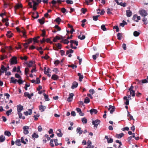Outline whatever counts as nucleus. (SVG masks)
Wrapping results in <instances>:
<instances>
[{"label":"nucleus","mask_w":148,"mask_h":148,"mask_svg":"<svg viewBox=\"0 0 148 148\" xmlns=\"http://www.w3.org/2000/svg\"><path fill=\"white\" fill-rule=\"evenodd\" d=\"M100 122V120L98 119H97L95 121H92V124L94 125V127H95L97 128Z\"/></svg>","instance_id":"obj_3"},{"label":"nucleus","mask_w":148,"mask_h":148,"mask_svg":"<svg viewBox=\"0 0 148 148\" xmlns=\"http://www.w3.org/2000/svg\"><path fill=\"white\" fill-rule=\"evenodd\" d=\"M5 140V137L3 135H1L0 136V142H3Z\"/></svg>","instance_id":"obj_34"},{"label":"nucleus","mask_w":148,"mask_h":148,"mask_svg":"<svg viewBox=\"0 0 148 148\" xmlns=\"http://www.w3.org/2000/svg\"><path fill=\"white\" fill-rule=\"evenodd\" d=\"M54 64L56 65H57L58 64H59V63H60V62L58 60H56L54 62Z\"/></svg>","instance_id":"obj_60"},{"label":"nucleus","mask_w":148,"mask_h":148,"mask_svg":"<svg viewBox=\"0 0 148 148\" xmlns=\"http://www.w3.org/2000/svg\"><path fill=\"white\" fill-rule=\"evenodd\" d=\"M123 99L126 100V101L125 102V104L126 105H128L129 104V100L127 99V97L126 96H125L124 97Z\"/></svg>","instance_id":"obj_30"},{"label":"nucleus","mask_w":148,"mask_h":148,"mask_svg":"<svg viewBox=\"0 0 148 148\" xmlns=\"http://www.w3.org/2000/svg\"><path fill=\"white\" fill-rule=\"evenodd\" d=\"M17 82H18L19 84L21 85L23 83L24 81L22 80L21 78L19 79H18V80H17Z\"/></svg>","instance_id":"obj_38"},{"label":"nucleus","mask_w":148,"mask_h":148,"mask_svg":"<svg viewBox=\"0 0 148 148\" xmlns=\"http://www.w3.org/2000/svg\"><path fill=\"white\" fill-rule=\"evenodd\" d=\"M4 134L5 135L10 136H11V134L10 132L8 131H6L4 132Z\"/></svg>","instance_id":"obj_39"},{"label":"nucleus","mask_w":148,"mask_h":148,"mask_svg":"<svg viewBox=\"0 0 148 148\" xmlns=\"http://www.w3.org/2000/svg\"><path fill=\"white\" fill-rule=\"evenodd\" d=\"M68 66L69 67H71L73 69H74L75 68H76L77 67V66L76 65H75L73 64H72L71 65H68Z\"/></svg>","instance_id":"obj_50"},{"label":"nucleus","mask_w":148,"mask_h":148,"mask_svg":"<svg viewBox=\"0 0 148 148\" xmlns=\"http://www.w3.org/2000/svg\"><path fill=\"white\" fill-rule=\"evenodd\" d=\"M78 85V83L76 82H74L73 84V85L71 86V88L73 89L77 87Z\"/></svg>","instance_id":"obj_14"},{"label":"nucleus","mask_w":148,"mask_h":148,"mask_svg":"<svg viewBox=\"0 0 148 148\" xmlns=\"http://www.w3.org/2000/svg\"><path fill=\"white\" fill-rule=\"evenodd\" d=\"M21 142L23 143L25 145L26 144V142L24 141V139L23 137L21 138Z\"/></svg>","instance_id":"obj_64"},{"label":"nucleus","mask_w":148,"mask_h":148,"mask_svg":"<svg viewBox=\"0 0 148 148\" xmlns=\"http://www.w3.org/2000/svg\"><path fill=\"white\" fill-rule=\"evenodd\" d=\"M73 51L71 49H69V50H67L66 52V54L68 55L69 53H73Z\"/></svg>","instance_id":"obj_47"},{"label":"nucleus","mask_w":148,"mask_h":148,"mask_svg":"<svg viewBox=\"0 0 148 148\" xmlns=\"http://www.w3.org/2000/svg\"><path fill=\"white\" fill-rule=\"evenodd\" d=\"M129 10L126 11V16L127 17H130L132 14V12L130 10V8H129Z\"/></svg>","instance_id":"obj_12"},{"label":"nucleus","mask_w":148,"mask_h":148,"mask_svg":"<svg viewBox=\"0 0 148 148\" xmlns=\"http://www.w3.org/2000/svg\"><path fill=\"white\" fill-rule=\"evenodd\" d=\"M17 112H21L23 110V108L21 104L17 105L16 106Z\"/></svg>","instance_id":"obj_8"},{"label":"nucleus","mask_w":148,"mask_h":148,"mask_svg":"<svg viewBox=\"0 0 148 148\" xmlns=\"http://www.w3.org/2000/svg\"><path fill=\"white\" fill-rule=\"evenodd\" d=\"M58 78V76L56 74L52 75L51 77V79L54 80H57Z\"/></svg>","instance_id":"obj_25"},{"label":"nucleus","mask_w":148,"mask_h":148,"mask_svg":"<svg viewBox=\"0 0 148 148\" xmlns=\"http://www.w3.org/2000/svg\"><path fill=\"white\" fill-rule=\"evenodd\" d=\"M82 122L84 124H86L87 122V119L85 117H84L82 119Z\"/></svg>","instance_id":"obj_41"},{"label":"nucleus","mask_w":148,"mask_h":148,"mask_svg":"<svg viewBox=\"0 0 148 148\" xmlns=\"http://www.w3.org/2000/svg\"><path fill=\"white\" fill-rule=\"evenodd\" d=\"M117 37L118 39L119 40H120L121 39L122 37L121 34L119 33H118L117 36Z\"/></svg>","instance_id":"obj_36"},{"label":"nucleus","mask_w":148,"mask_h":148,"mask_svg":"<svg viewBox=\"0 0 148 148\" xmlns=\"http://www.w3.org/2000/svg\"><path fill=\"white\" fill-rule=\"evenodd\" d=\"M22 34V36L25 38H27V36L26 34V32L25 30H22L21 31V32ZM20 35L21 36V35L20 34Z\"/></svg>","instance_id":"obj_24"},{"label":"nucleus","mask_w":148,"mask_h":148,"mask_svg":"<svg viewBox=\"0 0 148 148\" xmlns=\"http://www.w3.org/2000/svg\"><path fill=\"white\" fill-rule=\"evenodd\" d=\"M99 15H97L95 16H93V20L94 21H96L98 20V18L99 16Z\"/></svg>","instance_id":"obj_56"},{"label":"nucleus","mask_w":148,"mask_h":148,"mask_svg":"<svg viewBox=\"0 0 148 148\" xmlns=\"http://www.w3.org/2000/svg\"><path fill=\"white\" fill-rule=\"evenodd\" d=\"M90 101L88 97H86L84 99V103H89Z\"/></svg>","instance_id":"obj_37"},{"label":"nucleus","mask_w":148,"mask_h":148,"mask_svg":"<svg viewBox=\"0 0 148 148\" xmlns=\"http://www.w3.org/2000/svg\"><path fill=\"white\" fill-rule=\"evenodd\" d=\"M133 34L135 36H138L140 34V33L137 31H135L134 32Z\"/></svg>","instance_id":"obj_45"},{"label":"nucleus","mask_w":148,"mask_h":148,"mask_svg":"<svg viewBox=\"0 0 148 148\" xmlns=\"http://www.w3.org/2000/svg\"><path fill=\"white\" fill-rule=\"evenodd\" d=\"M17 114L19 116V117L20 119H25V117L24 116H22V114L21 112H17Z\"/></svg>","instance_id":"obj_31"},{"label":"nucleus","mask_w":148,"mask_h":148,"mask_svg":"<svg viewBox=\"0 0 148 148\" xmlns=\"http://www.w3.org/2000/svg\"><path fill=\"white\" fill-rule=\"evenodd\" d=\"M17 80L16 79H15L13 77H11L10 78V83H13L14 84L16 83L17 82Z\"/></svg>","instance_id":"obj_15"},{"label":"nucleus","mask_w":148,"mask_h":148,"mask_svg":"<svg viewBox=\"0 0 148 148\" xmlns=\"http://www.w3.org/2000/svg\"><path fill=\"white\" fill-rule=\"evenodd\" d=\"M46 68H44V69H45V72H44V73L45 74H47V73H49V71H50V69L48 68L47 69V70H46Z\"/></svg>","instance_id":"obj_42"},{"label":"nucleus","mask_w":148,"mask_h":148,"mask_svg":"<svg viewBox=\"0 0 148 148\" xmlns=\"http://www.w3.org/2000/svg\"><path fill=\"white\" fill-rule=\"evenodd\" d=\"M15 143L16 145L20 146L21 145V141L20 139H17L15 141Z\"/></svg>","instance_id":"obj_32"},{"label":"nucleus","mask_w":148,"mask_h":148,"mask_svg":"<svg viewBox=\"0 0 148 148\" xmlns=\"http://www.w3.org/2000/svg\"><path fill=\"white\" fill-rule=\"evenodd\" d=\"M42 34H41V36L43 37H44L45 35L46 34V32L45 30L43 29L42 30Z\"/></svg>","instance_id":"obj_55"},{"label":"nucleus","mask_w":148,"mask_h":148,"mask_svg":"<svg viewBox=\"0 0 148 148\" xmlns=\"http://www.w3.org/2000/svg\"><path fill=\"white\" fill-rule=\"evenodd\" d=\"M76 132L77 133H79V134H81L83 132V131L81 130V128L80 127L77 128Z\"/></svg>","instance_id":"obj_20"},{"label":"nucleus","mask_w":148,"mask_h":148,"mask_svg":"<svg viewBox=\"0 0 148 148\" xmlns=\"http://www.w3.org/2000/svg\"><path fill=\"white\" fill-rule=\"evenodd\" d=\"M132 19L134 21L138 22L140 19V16H138L136 15L135 14L134 15Z\"/></svg>","instance_id":"obj_9"},{"label":"nucleus","mask_w":148,"mask_h":148,"mask_svg":"<svg viewBox=\"0 0 148 148\" xmlns=\"http://www.w3.org/2000/svg\"><path fill=\"white\" fill-rule=\"evenodd\" d=\"M78 38L81 40H82L84 39L85 38V36L84 35H82V36L81 37V36L79 35L78 37Z\"/></svg>","instance_id":"obj_58"},{"label":"nucleus","mask_w":148,"mask_h":148,"mask_svg":"<svg viewBox=\"0 0 148 148\" xmlns=\"http://www.w3.org/2000/svg\"><path fill=\"white\" fill-rule=\"evenodd\" d=\"M7 36L9 38H10L12 36L13 34L12 33L11 31H8L7 32L6 34Z\"/></svg>","instance_id":"obj_18"},{"label":"nucleus","mask_w":148,"mask_h":148,"mask_svg":"<svg viewBox=\"0 0 148 148\" xmlns=\"http://www.w3.org/2000/svg\"><path fill=\"white\" fill-rule=\"evenodd\" d=\"M61 21V19L60 17H57L56 18L55 20V21L58 23V24L59 25L60 24V22Z\"/></svg>","instance_id":"obj_43"},{"label":"nucleus","mask_w":148,"mask_h":148,"mask_svg":"<svg viewBox=\"0 0 148 148\" xmlns=\"http://www.w3.org/2000/svg\"><path fill=\"white\" fill-rule=\"evenodd\" d=\"M90 113L91 114H92L94 113L95 114H96L97 113V111L96 109H92L90 111Z\"/></svg>","instance_id":"obj_21"},{"label":"nucleus","mask_w":148,"mask_h":148,"mask_svg":"<svg viewBox=\"0 0 148 148\" xmlns=\"http://www.w3.org/2000/svg\"><path fill=\"white\" fill-rule=\"evenodd\" d=\"M12 111V109H10L6 112V114L8 116H9L10 114Z\"/></svg>","instance_id":"obj_44"},{"label":"nucleus","mask_w":148,"mask_h":148,"mask_svg":"<svg viewBox=\"0 0 148 148\" xmlns=\"http://www.w3.org/2000/svg\"><path fill=\"white\" fill-rule=\"evenodd\" d=\"M40 115L39 114H37L36 115H34V117L35 118L34 120L35 121H36L38 119V117H39Z\"/></svg>","instance_id":"obj_53"},{"label":"nucleus","mask_w":148,"mask_h":148,"mask_svg":"<svg viewBox=\"0 0 148 148\" xmlns=\"http://www.w3.org/2000/svg\"><path fill=\"white\" fill-rule=\"evenodd\" d=\"M22 7V5L21 3H17L16 4L15 6V10H17Z\"/></svg>","instance_id":"obj_13"},{"label":"nucleus","mask_w":148,"mask_h":148,"mask_svg":"<svg viewBox=\"0 0 148 148\" xmlns=\"http://www.w3.org/2000/svg\"><path fill=\"white\" fill-rule=\"evenodd\" d=\"M25 64L27 67H33L36 66L34 62L32 61H30L29 62H25Z\"/></svg>","instance_id":"obj_1"},{"label":"nucleus","mask_w":148,"mask_h":148,"mask_svg":"<svg viewBox=\"0 0 148 148\" xmlns=\"http://www.w3.org/2000/svg\"><path fill=\"white\" fill-rule=\"evenodd\" d=\"M115 107L114 106L110 105L109 106L108 110L110 111V112L111 114H112L113 112L114 111L115 109Z\"/></svg>","instance_id":"obj_7"},{"label":"nucleus","mask_w":148,"mask_h":148,"mask_svg":"<svg viewBox=\"0 0 148 148\" xmlns=\"http://www.w3.org/2000/svg\"><path fill=\"white\" fill-rule=\"evenodd\" d=\"M68 39H63L61 41V42L63 43L64 44H67L69 42V41L68 40Z\"/></svg>","instance_id":"obj_26"},{"label":"nucleus","mask_w":148,"mask_h":148,"mask_svg":"<svg viewBox=\"0 0 148 148\" xmlns=\"http://www.w3.org/2000/svg\"><path fill=\"white\" fill-rule=\"evenodd\" d=\"M126 3H120L119 5H121V6H122L123 7H125L126 6Z\"/></svg>","instance_id":"obj_62"},{"label":"nucleus","mask_w":148,"mask_h":148,"mask_svg":"<svg viewBox=\"0 0 148 148\" xmlns=\"http://www.w3.org/2000/svg\"><path fill=\"white\" fill-rule=\"evenodd\" d=\"M66 3L68 4H72L73 3V1L71 0H66Z\"/></svg>","instance_id":"obj_46"},{"label":"nucleus","mask_w":148,"mask_h":148,"mask_svg":"<svg viewBox=\"0 0 148 148\" xmlns=\"http://www.w3.org/2000/svg\"><path fill=\"white\" fill-rule=\"evenodd\" d=\"M17 63V59L16 57H13L10 59V64L11 65L16 64Z\"/></svg>","instance_id":"obj_5"},{"label":"nucleus","mask_w":148,"mask_h":148,"mask_svg":"<svg viewBox=\"0 0 148 148\" xmlns=\"http://www.w3.org/2000/svg\"><path fill=\"white\" fill-rule=\"evenodd\" d=\"M44 19L45 18L44 17H43L41 19H38V21L41 24H43L45 22Z\"/></svg>","instance_id":"obj_27"},{"label":"nucleus","mask_w":148,"mask_h":148,"mask_svg":"<svg viewBox=\"0 0 148 148\" xmlns=\"http://www.w3.org/2000/svg\"><path fill=\"white\" fill-rule=\"evenodd\" d=\"M57 134L58 136L61 137L62 135V134L61 133V130L60 129H58L57 132Z\"/></svg>","instance_id":"obj_19"},{"label":"nucleus","mask_w":148,"mask_h":148,"mask_svg":"<svg viewBox=\"0 0 148 148\" xmlns=\"http://www.w3.org/2000/svg\"><path fill=\"white\" fill-rule=\"evenodd\" d=\"M32 17L34 18H36L38 17L39 15L38 13L36 12L34 13L32 15Z\"/></svg>","instance_id":"obj_23"},{"label":"nucleus","mask_w":148,"mask_h":148,"mask_svg":"<svg viewBox=\"0 0 148 148\" xmlns=\"http://www.w3.org/2000/svg\"><path fill=\"white\" fill-rule=\"evenodd\" d=\"M39 109L40 110L41 112H44L45 111V110L46 108V107L45 106H42V105H40L39 106Z\"/></svg>","instance_id":"obj_16"},{"label":"nucleus","mask_w":148,"mask_h":148,"mask_svg":"<svg viewBox=\"0 0 148 148\" xmlns=\"http://www.w3.org/2000/svg\"><path fill=\"white\" fill-rule=\"evenodd\" d=\"M34 42V44H35L36 42H38V41L37 39V38L36 37H34L32 39V41Z\"/></svg>","instance_id":"obj_61"},{"label":"nucleus","mask_w":148,"mask_h":148,"mask_svg":"<svg viewBox=\"0 0 148 148\" xmlns=\"http://www.w3.org/2000/svg\"><path fill=\"white\" fill-rule=\"evenodd\" d=\"M107 141L108 143H111L113 142V139L111 138H110L109 140H107Z\"/></svg>","instance_id":"obj_54"},{"label":"nucleus","mask_w":148,"mask_h":148,"mask_svg":"<svg viewBox=\"0 0 148 148\" xmlns=\"http://www.w3.org/2000/svg\"><path fill=\"white\" fill-rule=\"evenodd\" d=\"M28 68V67H27L25 69V74L26 75H27V74L28 73V72L29 71V70Z\"/></svg>","instance_id":"obj_51"},{"label":"nucleus","mask_w":148,"mask_h":148,"mask_svg":"<svg viewBox=\"0 0 148 148\" xmlns=\"http://www.w3.org/2000/svg\"><path fill=\"white\" fill-rule=\"evenodd\" d=\"M10 5L8 3L4 2V8H6L8 7L10 8Z\"/></svg>","instance_id":"obj_28"},{"label":"nucleus","mask_w":148,"mask_h":148,"mask_svg":"<svg viewBox=\"0 0 148 148\" xmlns=\"http://www.w3.org/2000/svg\"><path fill=\"white\" fill-rule=\"evenodd\" d=\"M77 75L79 77V80L80 82H81L84 78L83 75H82L80 73H77Z\"/></svg>","instance_id":"obj_17"},{"label":"nucleus","mask_w":148,"mask_h":148,"mask_svg":"<svg viewBox=\"0 0 148 148\" xmlns=\"http://www.w3.org/2000/svg\"><path fill=\"white\" fill-rule=\"evenodd\" d=\"M124 135V134L121 133L118 134L116 135V137L118 138H120L122 137Z\"/></svg>","instance_id":"obj_22"},{"label":"nucleus","mask_w":148,"mask_h":148,"mask_svg":"<svg viewBox=\"0 0 148 148\" xmlns=\"http://www.w3.org/2000/svg\"><path fill=\"white\" fill-rule=\"evenodd\" d=\"M55 45L56 46V47H53V49L55 50H58V49H61V45L58 43V44H55Z\"/></svg>","instance_id":"obj_6"},{"label":"nucleus","mask_w":148,"mask_h":148,"mask_svg":"<svg viewBox=\"0 0 148 148\" xmlns=\"http://www.w3.org/2000/svg\"><path fill=\"white\" fill-rule=\"evenodd\" d=\"M140 14L143 17H145L147 16V13L145 10L142 9L139 11Z\"/></svg>","instance_id":"obj_2"},{"label":"nucleus","mask_w":148,"mask_h":148,"mask_svg":"<svg viewBox=\"0 0 148 148\" xmlns=\"http://www.w3.org/2000/svg\"><path fill=\"white\" fill-rule=\"evenodd\" d=\"M127 24V23L124 21H123V22L120 23V25L122 27H123L125 25Z\"/></svg>","instance_id":"obj_52"},{"label":"nucleus","mask_w":148,"mask_h":148,"mask_svg":"<svg viewBox=\"0 0 148 148\" xmlns=\"http://www.w3.org/2000/svg\"><path fill=\"white\" fill-rule=\"evenodd\" d=\"M6 71L5 67L3 65L1 66V69H0V75H1L2 73H4V72Z\"/></svg>","instance_id":"obj_10"},{"label":"nucleus","mask_w":148,"mask_h":148,"mask_svg":"<svg viewBox=\"0 0 148 148\" xmlns=\"http://www.w3.org/2000/svg\"><path fill=\"white\" fill-rule=\"evenodd\" d=\"M7 56L6 55H3V56H1L0 59L1 60H3L7 58Z\"/></svg>","instance_id":"obj_48"},{"label":"nucleus","mask_w":148,"mask_h":148,"mask_svg":"<svg viewBox=\"0 0 148 148\" xmlns=\"http://www.w3.org/2000/svg\"><path fill=\"white\" fill-rule=\"evenodd\" d=\"M101 28L103 31H106V29L105 27V25L103 24L102 25H101Z\"/></svg>","instance_id":"obj_49"},{"label":"nucleus","mask_w":148,"mask_h":148,"mask_svg":"<svg viewBox=\"0 0 148 148\" xmlns=\"http://www.w3.org/2000/svg\"><path fill=\"white\" fill-rule=\"evenodd\" d=\"M24 96L25 97H27L29 99H31L30 94L28 92H25L24 93Z\"/></svg>","instance_id":"obj_40"},{"label":"nucleus","mask_w":148,"mask_h":148,"mask_svg":"<svg viewBox=\"0 0 148 148\" xmlns=\"http://www.w3.org/2000/svg\"><path fill=\"white\" fill-rule=\"evenodd\" d=\"M35 82L37 84H38L40 83V81L39 78L37 77L36 78Z\"/></svg>","instance_id":"obj_59"},{"label":"nucleus","mask_w":148,"mask_h":148,"mask_svg":"<svg viewBox=\"0 0 148 148\" xmlns=\"http://www.w3.org/2000/svg\"><path fill=\"white\" fill-rule=\"evenodd\" d=\"M32 137L33 138H38V135L36 134V133H34L32 135Z\"/></svg>","instance_id":"obj_57"},{"label":"nucleus","mask_w":148,"mask_h":148,"mask_svg":"<svg viewBox=\"0 0 148 148\" xmlns=\"http://www.w3.org/2000/svg\"><path fill=\"white\" fill-rule=\"evenodd\" d=\"M23 133L27 135L29 133V126H23Z\"/></svg>","instance_id":"obj_4"},{"label":"nucleus","mask_w":148,"mask_h":148,"mask_svg":"<svg viewBox=\"0 0 148 148\" xmlns=\"http://www.w3.org/2000/svg\"><path fill=\"white\" fill-rule=\"evenodd\" d=\"M43 95L44 97V98L46 101H49V99L48 95H46L45 93H43Z\"/></svg>","instance_id":"obj_29"},{"label":"nucleus","mask_w":148,"mask_h":148,"mask_svg":"<svg viewBox=\"0 0 148 148\" xmlns=\"http://www.w3.org/2000/svg\"><path fill=\"white\" fill-rule=\"evenodd\" d=\"M129 91L130 92V95L133 97H134L135 96V91L133 90Z\"/></svg>","instance_id":"obj_33"},{"label":"nucleus","mask_w":148,"mask_h":148,"mask_svg":"<svg viewBox=\"0 0 148 148\" xmlns=\"http://www.w3.org/2000/svg\"><path fill=\"white\" fill-rule=\"evenodd\" d=\"M60 39V37L58 36H56L53 39V41L54 42H56L58 40Z\"/></svg>","instance_id":"obj_35"},{"label":"nucleus","mask_w":148,"mask_h":148,"mask_svg":"<svg viewBox=\"0 0 148 148\" xmlns=\"http://www.w3.org/2000/svg\"><path fill=\"white\" fill-rule=\"evenodd\" d=\"M50 145L52 147H54V144L53 143V140L51 139L50 140Z\"/></svg>","instance_id":"obj_63"},{"label":"nucleus","mask_w":148,"mask_h":148,"mask_svg":"<svg viewBox=\"0 0 148 148\" xmlns=\"http://www.w3.org/2000/svg\"><path fill=\"white\" fill-rule=\"evenodd\" d=\"M28 111H28L24 112H23L24 114L26 116H27L28 114L31 115L32 113V110L31 109H29Z\"/></svg>","instance_id":"obj_11"}]
</instances>
